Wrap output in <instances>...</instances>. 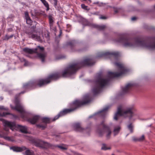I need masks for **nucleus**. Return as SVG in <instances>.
<instances>
[{
    "label": "nucleus",
    "instance_id": "obj_27",
    "mask_svg": "<svg viewBox=\"0 0 155 155\" xmlns=\"http://www.w3.org/2000/svg\"><path fill=\"white\" fill-rule=\"evenodd\" d=\"M19 60L21 62L24 63V65L25 66H27L28 65V61L23 58H19Z\"/></svg>",
    "mask_w": 155,
    "mask_h": 155
},
{
    "label": "nucleus",
    "instance_id": "obj_31",
    "mask_svg": "<svg viewBox=\"0 0 155 155\" xmlns=\"http://www.w3.org/2000/svg\"><path fill=\"white\" fill-rule=\"evenodd\" d=\"M81 8L84 9V10H88L89 9H87V6H86L84 4H81Z\"/></svg>",
    "mask_w": 155,
    "mask_h": 155
},
{
    "label": "nucleus",
    "instance_id": "obj_34",
    "mask_svg": "<svg viewBox=\"0 0 155 155\" xmlns=\"http://www.w3.org/2000/svg\"><path fill=\"white\" fill-rule=\"evenodd\" d=\"M144 139V135H143L141 137L138 138V141H141L143 140Z\"/></svg>",
    "mask_w": 155,
    "mask_h": 155
},
{
    "label": "nucleus",
    "instance_id": "obj_44",
    "mask_svg": "<svg viewBox=\"0 0 155 155\" xmlns=\"http://www.w3.org/2000/svg\"><path fill=\"white\" fill-rule=\"evenodd\" d=\"M112 155H114V154H112Z\"/></svg>",
    "mask_w": 155,
    "mask_h": 155
},
{
    "label": "nucleus",
    "instance_id": "obj_1",
    "mask_svg": "<svg viewBox=\"0 0 155 155\" xmlns=\"http://www.w3.org/2000/svg\"><path fill=\"white\" fill-rule=\"evenodd\" d=\"M95 62L90 58H86L83 61L73 63L66 68L62 73L56 72L50 75L47 78L41 79L43 86L49 83L52 80H56L59 78L70 76L75 74L81 68L85 66H91L94 64Z\"/></svg>",
    "mask_w": 155,
    "mask_h": 155
},
{
    "label": "nucleus",
    "instance_id": "obj_10",
    "mask_svg": "<svg viewBox=\"0 0 155 155\" xmlns=\"http://www.w3.org/2000/svg\"><path fill=\"white\" fill-rule=\"evenodd\" d=\"M38 49L40 50L41 52H43L44 50V48L43 47H41L38 46L37 48H35L30 49L28 48H24L23 49V50L25 53L32 54L34 53H37V51Z\"/></svg>",
    "mask_w": 155,
    "mask_h": 155
},
{
    "label": "nucleus",
    "instance_id": "obj_23",
    "mask_svg": "<svg viewBox=\"0 0 155 155\" xmlns=\"http://www.w3.org/2000/svg\"><path fill=\"white\" fill-rule=\"evenodd\" d=\"M44 6L46 8V10L48 11L49 10V5L48 2L45 0H40Z\"/></svg>",
    "mask_w": 155,
    "mask_h": 155
},
{
    "label": "nucleus",
    "instance_id": "obj_21",
    "mask_svg": "<svg viewBox=\"0 0 155 155\" xmlns=\"http://www.w3.org/2000/svg\"><path fill=\"white\" fill-rule=\"evenodd\" d=\"M92 26V27L96 28L99 30H104L106 27L105 25H99L96 24H93Z\"/></svg>",
    "mask_w": 155,
    "mask_h": 155
},
{
    "label": "nucleus",
    "instance_id": "obj_12",
    "mask_svg": "<svg viewBox=\"0 0 155 155\" xmlns=\"http://www.w3.org/2000/svg\"><path fill=\"white\" fill-rule=\"evenodd\" d=\"M36 146L45 149L49 148L53 149L54 148V145L43 141H41L39 143H36Z\"/></svg>",
    "mask_w": 155,
    "mask_h": 155
},
{
    "label": "nucleus",
    "instance_id": "obj_17",
    "mask_svg": "<svg viewBox=\"0 0 155 155\" xmlns=\"http://www.w3.org/2000/svg\"><path fill=\"white\" fill-rule=\"evenodd\" d=\"M37 54L38 57L41 60V61L44 62L45 61V59L47 56V54L46 52L38 53Z\"/></svg>",
    "mask_w": 155,
    "mask_h": 155
},
{
    "label": "nucleus",
    "instance_id": "obj_6",
    "mask_svg": "<svg viewBox=\"0 0 155 155\" xmlns=\"http://www.w3.org/2000/svg\"><path fill=\"white\" fill-rule=\"evenodd\" d=\"M109 81L108 79L99 78L95 82V85L92 90L94 94L96 95L100 93L103 87L108 84Z\"/></svg>",
    "mask_w": 155,
    "mask_h": 155
},
{
    "label": "nucleus",
    "instance_id": "obj_33",
    "mask_svg": "<svg viewBox=\"0 0 155 155\" xmlns=\"http://www.w3.org/2000/svg\"><path fill=\"white\" fill-rule=\"evenodd\" d=\"M113 8L114 10V12L115 13H118L119 11V10L120 9L119 8H117L114 7H113Z\"/></svg>",
    "mask_w": 155,
    "mask_h": 155
},
{
    "label": "nucleus",
    "instance_id": "obj_43",
    "mask_svg": "<svg viewBox=\"0 0 155 155\" xmlns=\"http://www.w3.org/2000/svg\"><path fill=\"white\" fill-rule=\"evenodd\" d=\"M85 25H87V24H86Z\"/></svg>",
    "mask_w": 155,
    "mask_h": 155
},
{
    "label": "nucleus",
    "instance_id": "obj_5",
    "mask_svg": "<svg viewBox=\"0 0 155 155\" xmlns=\"http://www.w3.org/2000/svg\"><path fill=\"white\" fill-rule=\"evenodd\" d=\"M135 109L133 107L123 109L121 106H119L117 109V111L115 114L114 119L116 120H118V116H123L124 117H129L130 119L134 115Z\"/></svg>",
    "mask_w": 155,
    "mask_h": 155
},
{
    "label": "nucleus",
    "instance_id": "obj_35",
    "mask_svg": "<svg viewBox=\"0 0 155 155\" xmlns=\"http://www.w3.org/2000/svg\"><path fill=\"white\" fill-rule=\"evenodd\" d=\"M54 1V6L56 7L57 5V0H53Z\"/></svg>",
    "mask_w": 155,
    "mask_h": 155
},
{
    "label": "nucleus",
    "instance_id": "obj_18",
    "mask_svg": "<svg viewBox=\"0 0 155 155\" xmlns=\"http://www.w3.org/2000/svg\"><path fill=\"white\" fill-rule=\"evenodd\" d=\"M25 15L27 24L30 25H31L32 21L29 15L28 12H25Z\"/></svg>",
    "mask_w": 155,
    "mask_h": 155
},
{
    "label": "nucleus",
    "instance_id": "obj_39",
    "mask_svg": "<svg viewBox=\"0 0 155 155\" xmlns=\"http://www.w3.org/2000/svg\"><path fill=\"white\" fill-rule=\"evenodd\" d=\"M99 3L98 2H94V4H97Z\"/></svg>",
    "mask_w": 155,
    "mask_h": 155
},
{
    "label": "nucleus",
    "instance_id": "obj_4",
    "mask_svg": "<svg viewBox=\"0 0 155 155\" xmlns=\"http://www.w3.org/2000/svg\"><path fill=\"white\" fill-rule=\"evenodd\" d=\"M42 81L41 79L34 81H30L23 84L22 89L24 90L15 96V107L12 106L11 108L13 110L18 111L21 114V117L23 118H25L26 114L24 112L23 107L18 100V98L21 94H23L25 92L38 87L43 86Z\"/></svg>",
    "mask_w": 155,
    "mask_h": 155
},
{
    "label": "nucleus",
    "instance_id": "obj_25",
    "mask_svg": "<svg viewBox=\"0 0 155 155\" xmlns=\"http://www.w3.org/2000/svg\"><path fill=\"white\" fill-rule=\"evenodd\" d=\"M54 148L56 147H58L61 150H67L68 148V146L66 145H54Z\"/></svg>",
    "mask_w": 155,
    "mask_h": 155
},
{
    "label": "nucleus",
    "instance_id": "obj_30",
    "mask_svg": "<svg viewBox=\"0 0 155 155\" xmlns=\"http://www.w3.org/2000/svg\"><path fill=\"white\" fill-rule=\"evenodd\" d=\"M128 129L130 131V132L132 133L133 131V126L131 124H130L128 126Z\"/></svg>",
    "mask_w": 155,
    "mask_h": 155
},
{
    "label": "nucleus",
    "instance_id": "obj_15",
    "mask_svg": "<svg viewBox=\"0 0 155 155\" xmlns=\"http://www.w3.org/2000/svg\"><path fill=\"white\" fill-rule=\"evenodd\" d=\"M40 117L38 116H35L32 118H30L28 121L32 124H35L39 120Z\"/></svg>",
    "mask_w": 155,
    "mask_h": 155
},
{
    "label": "nucleus",
    "instance_id": "obj_38",
    "mask_svg": "<svg viewBox=\"0 0 155 155\" xmlns=\"http://www.w3.org/2000/svg\"><path fill=\"white\" fill-rule=\"evenodd\" d=\"M138 138H134L133 139V140L134 141H138Z\"/></svg>",
    "mask_w": 155,
    "mask_h": 155
},
{
    "label": "nucleus",
    "instance_id": "obj_40",
    "mask_svg": "<svg viewBox=\"0 0 155 155\" xmlns=\"http://www.w3.org/2000/svg\"><path fill=\"white\" fill-rule=\"evenodd\" d=\"M61 33H62L61 31H60V35H61Z\"/></svg>",
    "mask_w": 155,
    "mask_h": 155
},
{
    "label": "nucleus",
    "instance_id": "obj_2",
    "mask_svg": "<svg viewBox=\"0 0 155 155\" xmlns=\"http://www.w3.org/2000/svg\"><path fill=\"white\" fill-rule=\"evenodd\" d=\"M91 100V94H86L83 96L82 99L76 100L70 104V106L71 107L70 108L64 109L63 110L60 111L54 118L51 119L45 117L42 118L41 120L45 124H38L36 125V126L38 127L41 128L42 130H44L46 127L47 124L49 123L52 121H54L59 117L73 112L77 108L89 103Z\"/></svg>",
    "mask_w": 155,
    "mask_h": 155
},
{
    "label": "nucleus",
    "instance_id": "obj_32",
    "mask_svg": "<svg viewBox=\"0 0 155 155\" xmlns=\"http://www.w3.org/2000/svg\"><path fill=\"white\" fill-rule=\"evenodd\" d=\"M12 35L9 36L7 35H6L5 37V38L3 39V40H8L9 39L12 38Z\"/></svg>",
    "mask_w": 155,
    "mask_h": 155
},
{
    "label": "nucleus",
    "instance_id": "obj_22",
    "mask_svg": "<svg viewBox=\"0 0 155 155\" xmlns=\"http://www.w3.org/2000/svg\"><path fill=\"white\" fill-rule=\"evenodd\" d=\"M48 17L50 26V27H51L53 26L54 23L53 18L52 17V15L50 14L49 15Z\"/></svg>",
    "mask_w": 155,
    "mask_h": 155
},
{
    "label": "nucleus",
    "instance_id": "obj_36",
    "mask_svg": "<svg viewBox=\"0 0 155 155\" xmlns=\"http://www.w3.org/2000/svg\"><path fill=\"white\" fill-rule=\"evenodd\" d=\"M100 18L101 19H106L107 18V17L104 16H101Z\"/></svg>",
    "mask_w": 155,
    "mask_h": 155
},
{
    "label": "nucleus",
    "instance_id": "obj_19",
    "mask_svg": "<svg viewBox=\"0 0 155 155\" xmlns=\"http://www.w3.org/2000/svg\"><path fill=\"white\" fill-rule=\"evenodd\" d=\"M74 126L75 130L77 131L82 132L85 130L81 127L80 124L79 123L75 124L74 125Z\"/></svg>",
    "mask_w": 155,
    "mask_h": 155
},
{
    "label": "nucleus",
    "instance_id": "obj_26",
    "mask_svg": "<svg viewBox=\"0 0 155 155\" xmlns=\"http://www.w3.org/2000/svg\"><path fill=\"white\" fill-rule=\"evenodd\" d=\"M75 41L73 40H71L67 43V45L70 46L71 48L74 47Z\"/></svg>",
    "mask_w": 155,
    "mask_h": 155
},
{
    "label": "nucleus",
    "instance_id": "obj_9",
    "mask_svg": "<svg viewBox=\"0 0 155 155\" xmlns=\"http://www.w3.org/2000/svg\"><path fill=\"white\" fill-rule=\"evenodd\" d=\"M101 125L103 126V128L101 130L98 129L97 131L98 132L99 137H101L105 134H106V137L107 139L110 138L111 131L110 127L106 125L102 122Z\"/></svg>",
    "mask_w": 155,
    "mask_h": 155
},
{
    "label": "nucleus",
    "instance_id": "obj_20",
    "mask_svg": "<svg viewBox=\"0 0 155 155\" xmlns=\"http://www.w3.org/2000/svg\"><path fill=\"white\" fill-rule=\"evenodd\" d=\"M133 84L131 83L128 84L125 87L122 88V90L124 93L127 92L133 86Z\"/></svg>",
    "mask_w": 155,
    "mask_h": 155
},
{
    "label": "nucleus",
    "instance_id": "obj_3",
    "mask_svg": "<svg viewBox=\"0 0 155 155\" xmlns=\"http://www.w3.org/2000/svg\"><path fill=\"white\" fill-rule=\"evenodd\" d=\"M117 42L122 43L123 46L126 47L137 46L150 50L155 48V37L147 38L144 40L140 37L128 39L122 36L117 40Z\"/></svg>",
    "mask_w": 155,
    "mask_h": 155
},
{
    "label": "nucleus",
    "instance_id": "obj_24",
    "mask_svg": "<svg viewBox=\"0 0 155 155\" xmlns=\"http://www.w3.org/2000/svg\"><path fill=\"white\" fill-rule=\"evenodd\" d=\"M120 127L119 126L115 127L114 130V136L117 135L119 132Z\"/></svg>",
    "mask_w": 155,
    "mask_h": 155
},
{
    "label": "nucleus",
    "instance_id": "obj_37",
    "mask_svg": "<svg viewBox=\"0 0 155 155\" xmlns=\"http://www.w3.org/2000/svg\"><path fill=\"white\" fill-rule=\"evenodd\" d=\"M137 18L135 17H133L131 18V20L132 21H134Z\"/></svg>",
    "mask_w": 155,
    "mask_h": 155
},
{
    "label": "nucleus",
    "instance_id": "obj_28",
    "mask_svg": "<svg viewBox=\"0 0 155 155\" xmlns=\"http://www.w3.org/2000/svg\"><path fill=\"white\" fill-rule=\"evenodd\" d=\"M7 135V134H6L5 135L4 134H1L0 135L1 137L2 138H3L5 140H10V137L7 136L6 135Z\"/></svg>",
    "mask_w": 155,
    "mask_h": 155
},
{
    "label": "nucleus",
    "instance_id": "obj_7",
    "mask_svg": "<svg viewBox=\"0 0 155 155\" xmlns=\"http://www.w3.org/2000/svg\"><path fill=\"white\" fill-rule=\"evenodd\" d=\"M0 120L2 121L4 124L5 126V130L8 131V130L6 127H10V129L12 130L15 128H17L20 130L22 133H27V128L25 126H23L20 125H16L15 122H12L7 120H5L2 118H0Z\"/></svg>",
    "mask_w": 155,
    "mask_h": 155
},
{
    "label": "nucleus",
    "instance_id": "obj_13",
    "mask_svg": "<svg viewBox=\"0 0 155 155\" xmlns=\"http://www.w3.org/2000/svg\"><path fill=\"white\" fill-rule=\"evenodd\" d=\"M29 38H31L33 39L41 42L42 40L41 37L37 34L34 33L33 31H31L27 33Z\"/></svg>",
    "mask_w": 155,
    "mask_h": 155
},
{
    "label": "nucleus",
    "instance_id": "obj_41",
    "mask_svg": "<svg viewBox=\"0 0 155 155\" xmlns=\"http://www.w3.org/2000/svg\"><path fill=\"white\" fill-rule=\"evenodd\" d=\"M153 8L155 9V5L153 6Z\"/></svg>",
    "mask_w": 155,
    "mask_h": 155
},
{
    "label": "nucleus",
    "instance_id": "obj_8",
    "mask_svg": "<svg viewBox=\"0 0 155 155\" xmlns=\"http://www.w3.org/2000/svg\"><path fill=\"white\" fill-rule=\"evenodd\" d=\"M114 64L118 68V71L116 72H108V75L110 78L118 77L127 72V71L124 66L123 65L119 62H116Z\"/></svg>",
    "mask_w": 155,
    "mask_h": 155
},
{
    "label": "nucleus",
    "instance_id": "obj_16",
    "mask_svg": "<svg viewBox=\"0 0 155 155\" xmlns=\"http://www.w3.org/2000/svg\"><path fill=\"white\" fill-rule=\"evenodd\" d=\"M11 149L15 152H21L26 149V148L25 147H11Z\"/></svg>",
    "mask_w": 155,
    "mask_h": 155
},
{
    "label": "nucleus",
    "instance_id": "obj_29",
    "mask_svg": "<svg viewBox=\"0 0 155 155\" xmlns=\"http://www.w3.org/2000/svg\"><path fill=\"white\" fill-rule=\"evenodd\" d=\"M110 149V147H107L106 145L104 144H102V146L101 147V149L104 150H106L108 149Z\"/></svg>",
    "mask_w": 155,
    "mask_h": 155
},
{
    "label": "nucleus",
    "instance_id": "obj_11",
    "mask_svg": "<svg viewBox=\"0 0 155 155\" xmlns=\"http://www.w3.org/2000/svg\"><path fill=\"white\" fill-rule=\"evenodd\" d=\"M119 55V53L118 52H107L101 54L99 56V57H107L109 58H116Z\"/></svg>",
    "mask_w": 155,
    "mask_h": 155
},
{
    "label": "nucleus",
    "instance_id": "obj_42",
    "mask_svg": "<svg viewBox=\"0 0 155 155\" xmlns=\"http://www.w3.org/2000/svg\"><path fill=\"white\" fill-rule=\"evenodd\" d=\"M109 7H110V8H111V6H109Z\"/></svg>",
    "mask_w": 155,
    "mask_h": 155
},
{
    "label": "nucleus",
    "instance_id": "obj_14",
    "mask_svg": "<svg viewBox=\"0 0 155 155\" xmlns=\"http://www.w3.org/2000/svg\"><path fill=\"white\" fill-rule=\"evenodd\" d=\"M109 108V107L108 106L104 108L102 110L96 114V115L98 117H104L106 114Z\"/></svg>",
    "mask_w": 155,
    "mask_h": 155
}]
</instances>
